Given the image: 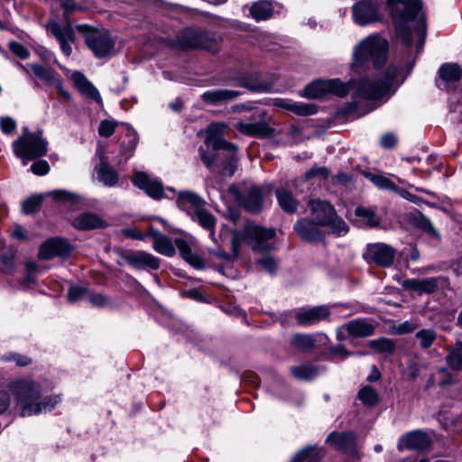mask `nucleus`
I'll return each mask as SVG.
<instances>
[{
  "instance_id": "1",
  "label": "nucleus",
  "mask_w": 462,
  "mask_h": 462,
  "mask_svg": "<svg viewBox=\"0 0 462 462\" xmlns=\"http://www.w3.org/2000/svg\"><path fill=\"white\" fill-rule=\"evenodd\" d=\"M397 75L398 69L394 65H390L383 73L364 77L349 83H343L337 79H319L307 85L300 95L310 99L321 98L328 94L345 97L351 88H354L355 95L352 101L345 107V112L360 116L373 110L370 108L360 113L361 99L379 100L394 93L395 90L392 89Z\"/></svg>"
},
{
  "instance_id": "2",
  "label": "nucleus",
  "mask_w": 462,
  "mask_h": 462,
  "mask_svg": "<svg viewBox=\"0 0 462 462\" xmlns=\"http://www.w3.org/2000/svg\"><path fill=\"white\" fill-rule=\"evenodd\" d=\"M386 5L395 26L397 38L410 47L412 44L410 23H412L418 37V52L420 51L426 38L421 2L420 0H387Z\"/></svg>"
},
{
  "instance_id": "3",
  "label": "nucleus",
  "mask_w": 462,
  "mask_h": 462,
  "mask_svg": "<svg viewBox=\"0 0 462 462\" xmlns=\"http://www.w3.org/2000/svg\"><path fill=\"white\" fill-rule=\"evenodd\" d=\"M7 389L14 397L21 417L36 416L52 411L60 402V395H42L40 383L31 379L10 382Z\"/></svg>"
},
{
  "instance_id": "4",
  "label": "nucleus",
  "mask_w": 462,
  "mask_h": 462,
  "mask_svg": "<svg viewBox=\"0 0 462 462\" xmlns=\"http://www.w3.org/2000/svg\"><path fill=\"white\" fill-rule=\"evenodd\" d=\"M222 37L211 31L194 30L185 28L180 31L175 38L167 39L166 43L179 50L202 49L211 52H217Z\"/></svg>"
},
{
  "instance_id": "5",
  "label": "nucleus",
  "mask_w": 462,
  "mask_h": 462,
  "mask_svg": "<svg viewBox=\"0 0 462 462\" xmlns=\"http://www.w3.org/2000/svg\"><path fill=\"white\" fill-rule=\"evenodd\" d=\"M389 43L379 34H370L356 44L353 51V65L362 66L371 61L379 68L387 60Z\"/></svg>"
},
{
  "instance_id": "6",
  "label": "nucleus",
  "mask_w": 462,
  "mask_h": 462,
  "mask_svg": "<svg viewBox=\"0 0 462 462\" xmlns=\"http://www.w3.org/2000/svg\"><path fill=\"white\" fill-rule=\"evenodd\" d=\"M14 155L22 161L23 165L44 156L48 151V142L42 138V132H29L23 127V134L12 143Z\"/></svg>"
},
{
  "instance_id": "7",
  "label": "nucleus",
  "mask_w": 462,
  "mask_h": 462,
  "mask_svg": "<svg viewBox=\"0 0 462 462\" xmlns=\"http://www.w3.org/2000/svg\"><path fill=\"white\" fill-rule=\"evenodd\" d=\"M309 207L312 218L321 226H328L337 236H344L348 232L346 223L337 215L334 207L328 201L312 199Z\"/></svg>"
},
{
  "instance_id": "8",
  "label": "nucleus",
  "mask_w": 462,
  "mask_h": 462,
  "mask_svg": "<svg viewBox=\"0 0 462 462\" xmlns=\"http://www.w3.org/2000/svg\"><path fill=\"white\" fill-rule=\"evenodd\" d=\"M274 228H265L254 224H247L243 229V237L255 253H268L275 249Z\"/></svg>"
},
{
  "instance_id": "9",
  "label": "nucleus",
  "mask_w": 462,
  "mask_h": 462,
  "mask_svg": "<svg viewBox=\"0 0 462 462\" xmlns=\"http://www.w3.org/2000/svg\"><path fill=\"white\" fill-rule=\"evenodd\" d=\"M131 180L135 187L142 189L148 197L155 200L168 198V196L165 195V191L176 192V190L171 187L164 189L161 180L144 171H134Z\"/></svg>"
},
{
  "instance_id": "10",
  "label": "nucleus",
  "mask_w": 462,
  "mask_h": 462,
  "mask_svg": "<svg viewBox=\"0 0 462 462\" xmlns=\"http://www.w3.org/2000/svg\"><path fill=\"white\" fill-rule=\"evenodd\" d=\"M363 257L368 263L387 268L394 263L396 249L384 243L368 244Z\"/></svg>"
},
{
  "instance_id": "11",
  "label": "nucleus",
  "mask_w": 462,
  "mask_h": 462,
  "mask_svg": "<svg viewBox=\"0 0 462 462\" xmlns=\"http://www.w3.org/2000/svg\"><path fill=\"white\" fill-rule=\"evenodd\" d=\"M85 42L97 58L111 55L115 49V41L106 31H92L85 37Z\"/></svg>"
},
{
  "instance_id": "12",
  "label": "nucleus",
  "mask_w": 462,
  "mask_h": 462,
  "mask_svg": "<svg viewBox=\"0 0 462 462\" xmlns=\"http://www.w3.org/2000/svg\"><path fill=\"white\" fill-rule=\"evenodd\" d=\"M352 14L354 22L365 26L380 20V5L371 0H361L353 5Z\"/></svg>"
},
{
  "instance_id": "13",
  "label": "nucleus",
  "mask_w": 462,
  "mask_h": 462,
  "mask_svg": "<svg viewBox=\"0 0 462 462\" xmlns=\"http://www.w3.org/2000/svg\"><path fill=\"white\" fill-rule=\"evenodd\" d=\"M226 128V123H211L207 128L205 144L211 146L214 151L237 152V146L235 143H229L222 137Z\"/></svg>"
},
{
  "instance_id": "14",
  "label": "nucleus",
  "mask_w": 462,
  "mask_h": 462,
  "mask_svg": "<svg viewBox=\"0 0 462 462\" xmlns=\"http://www.w3.org/2000/svg\"><path fill=\"white\" fill-rule=\"evenodd\" d=\"M430 445V435L426 431L416 430L402 435L398 440L397 448L399 451L404 449L423 451L428 449Z\"/></svg>"
},
{
  "instance_id": "15",
  "label": "nucleus",
  "mask_w": 462,
  "mask_h": 462,
  "mask_svg": "<svg viewBox=\"0 0 462 462\" xmlns=\"http://www.w3.org/2000/svg\"><path fill=\"white\" fill-rule=\"evenodd\" d=\"M47 30L58 41L64 55L69 56L72 52L71 43L75 42V32L69 23L60 25L56 21H50Z\"/></svg>"
},
{
  "instance_id": "16",
  "label": "nucleus",
  "mask_w": 462,
  "mask_h": 462,
  "mask_svg": "<svg viewBox=\"0 0 462 462\" xmlns=\"http://www.w3.org/2000/svg\"><path fill=\"white\" fill-rule=\"evenodd\" d=\"M72 251L71 245L63 238L54 237L44 242L39 249L38 256L43 260L53 257H68Z\"/></svg>"
},
{
  "instance_id": "17",
  "label": "nucleus",
  "mask_w": 462,
  "mask_h": 462,
  "mask_svg": "<svg viewBox=\"0 0 462 462\" xmlns=\"http://www.w3.org/2000/svg\"><path fill=\"white\" fill-rule=\"evenodd\" d=\"M320 226L321 225L313 218L304 217L298 220L293 228L301 240L308 243H318L324 239V233Z\"/></svg>"
},
{
  "instance_id": "18",
  "label": "nucleus",
  "mask_w": 462,
  "mask_h": 462,
  "mask_svg": "<svg viewBox=\"0 0 462 462\" xmlns=\"http://www.w3.org/2000/svg\"><path fill=\"white\" fill-rule=\"evenodd\" d=\"M330 316V310L326 305L300 309L295 315L298 324L303 327L313 326L326 320Z\"/></svg>"
},
{
  "instance_id": "19",
  "label": "nucleus",
  "mask_w": 462,
  "mask_h": 462,
  "mask_svg": "<svg viewBox=\"0 0 462 462\" xmlns=\"http://www.w3.org/2000/svg\"><path fill=\"white\" fill-rule=\"evenodd\" d=\"M326 442L332 445L335 449L348 453L351 455H357L356 451V437L354 432H331L326 439Z\"/></svg>"
},
{
  "instance_id": "20",
  "label": "nucleus",
  "mask_w": 462,
  "mask_h": 462,
  "mask_svg": "<svg viewBox=\"0 0 462 462\" xmlns=\"http://www.w3.org/2000/svg\"><path fill=\"white\" fill-rule=\"evenodd\" d=\"M438 75V88L448 91L453 88V84L460 80L462 69L457 63H445L439 69Z\"/></svg>"
},
{
  "instance_id": "21",
  "label": "nucleus",
  "mask_w": 462,
  "mask_h": 462,
  "mask_svg": "<svg viewBox=\"0 0 462 462\" xmlns=\"http://www.w3.org/2000/svg\"><path fill=\"white\" fill-rule=\"evenodd\" d=\"M328 337L325 333L295 334L291 337V344L301 351H310L313 348L326 346Z\"/></svg>"
},
{
  "instance_id": "22",
  "label": "nucleus",
  "mask_w": 462,
  "mask_h": 462,
  "mask_svg": "<svg viewBox=\"0 0 462 462\" xmlns=\"http://www.w3.org/2000/svg\"><path fill=\"white\" fill-rule=\"evenodd\" d=\"M175 193L177 207L180 210L185 211L189 217L192 212L199 210L203 206H207V201L193 191L183 190Z\"/></svg>"
},
{
  "instance_id": "23",
  "label": "nucleus",
  "mask_w": 462,
  "mask_h": 462,
  "mask_svg": "<svg viewBox=\"0 0 462 462\" xmlns=\"http://www.w3.org/2000/svg\"><path fill=\"white\" fill-rule=\"evenodd\" d=\"M263 188L252 186L241 195L239 202L245 210L252 213H258L263 208Z\"/></svg>"
},
{
  "instance_id": "24",
  "label": "nucleus",
  "mask_w": 462,
  "mask_h": 462,
  "mask_svg": "<svg viewBox=\"0 0 462 462\" xmlns=\"http://www.w3.org/2000/svg\"><path fill=\"white\" fill-rule=\"evenodd\" d=\"M70 79L78 91L85 97L97 103H102V98L97 88L80 71H74Z\"/></svg>"
},
{
  "instance_id": "25",
  "label": "nucleus",
  "mask_w": 462,
  "mask_h": 462,
  "mask_svg": "<svg viewBox=\"0 0 462 462\" xmlns=\"http://www.w3.org/2000/svg\"><path fill=\"white\" fill-rule=\"evenodd\" d=\"M241 93L233 89L217 88L205 91L201 99L210 106H221L236 99Z\"/></svg>"
},
{
  "instance_id": "26",
  "label": "nucleus",
  "mask_w": 462,
  "mask_h": 462,
  "mask_svg": "<svg viewBox=\"0 0 462 462\" xmlns=\"http://www.w3.org/2000/svg\"><path fill=\"white\" fill-rule=\"evenodd\" d=\"M126 262L136 269L149 268L157 270L160 267V260L156 256L143 252L137 251L125 256Z\"/></svg>"
},
{
  "instance_id": "27",
  "label": "nucleus",
  "mask_w": 462,
  "mask_h": 462,
  "mask_svg": "<svg viewBox=\"0 0 462 462\" xmlns=\"http://www.w3.org/2000/svg\"><path fill=\"white\" fill-rule=\"evenodd\" d=\"M72 225L75 228L79 230L104 228L107 226L104 219L92 212H84L79 214L73 219Z\"/></svg>"
},
{
  "instance_id": "28",
  "label": "nucleus",
  "mask_w": 462,
  "mask_h": 462,
  "mask_svg": "<svg viewBox=\"0 0 462 462\" xmlns=\"http://www.w3.org/2000/svg\"><path fill=\"white\" fill-rule=\"evenodd\" d=\"M347 334L354 337H366L374 334L375 327L365 319H356L343 325Z\"/></svg>"
},
{
  "instance_id": "29",
  "label": "nucleus",
  "mask_w": 462,
  "mask_h": 462,
  "mask_svg": "<svg viewBox=\"0 0 462 462\" xmlns=\"http://www.w3.org/2000/svg\"><path fill=\"white\" fill-rule=\"evenodd\" d=\"M439 278L409 279L403 282V287L422 293H433L438 290Z\"/></svg>"
},
{
  "instance_id": "30",
  "label": "nucleus",
  "mask_w": 462,
  "mask_h": 462,
  "mask_svg": "<svg viewBox=\"0 0 462 462\" xmlns=\"http://www.w3.org/2000/svg\"><path fill=\"white\" fill-rule=\"evenodd\" d=\"M190 218L192 221L197 222L202 228L208 230L210 232L211 238L214 239L217 219L206 206H203L199 210L192 212Z\"/></svg>"
},
{
  "instance_id": "31",
  "label": "nucleus",
  "mask_w": 462,
  "mask_h": 462,
  "mask_svg": "<svg viewBox=\"0 0 462 462\" xmlns=\"http://www.w3.org/2000/svg\"><path fill=\"white\" fill-rule=\"evenodd\" d=\"M152 247L156 252L166 256H172L175 254V247L168 236L157 230L152 232Z\"/></svg>"
},
{
  "instance_id": "32",
  "label": "nucleus",
  "mask_w": 462,
  "mask_h": 462,
  "mask_svg": "<svg viewBox=\"0 0 462 462\" xmlns=\"http://www.w3.org/2000/svg\"><path fill=\"white\" fill-rule=\"evenodd\" d=\"M236 129L247 135L267 136L271 134V128L262 121L256 123L239 122L236 124Z\"/></svg>"
},
{
  "instance_id": "33",
  "label": "nucleus",
  "mask_w": 462,
  "mask_h": 462,
  "mask_svg": "<svg viewBox=\"0 0 462 462\" xmlns=\"http://www.w3.org/2000/svg\"><path fill=\"white\" fill-rule=\"evenodd\" d=\"M324 456V450L318 446H309L299 451L291 462H319Z\"/></svg>"
},
{
  "instance_id": "34",
  "label": "nucleus",
  "mask_w": 462,
  "mask_h": 462,
  "mask_svg": "<svg viewBox=\"0 0 462 462\" xmlns=\"http://www.w3.org/2000/svg\"><path fill=\"white\" fill-rule=\"evenodd\" d=\"M273 14L272 3L265 0L254 3L250 8V14L256 22L267 20L273 16Z\"/></svg>"
},
{
  "instance_id": "35",
  "label": "nucleus",
  "mask_w": 462,
  "mask_h": 462,
  "mask_svg": "<svg viewBox=\"0 0 462 462\" xmlns=\"http://www.w3.org/2000/svg\"><path fill=\"white\" fill-rule=\"evenodd\" d=\"M356 216L365 226L374 227L380 225L381 217L377 215L373 208L357 207L356 208Z\"/></svg>"
},
{
  "instance_id": "36",
  "label": "nucleus",
  "mask_w": 462,
  "mask_h": 462,
  "mask_svg": "<svg viewBox=\"0 0 462 462\" xmlns=\"http://www.w3.org/2000/svg\"><path fill=\"white\" fill-rule=\"evenodd\" d=\"M275 194L279 206L282 210L290 214L297 211L298 202L290 191L285 189H277Z\"/></svg>"
},
{
  "instance_id": "37",
  "label": "nucleus",
  "mask_w": 462,
  "mask_h": 462,
  "mask_svg": "<svg viewBox=\"0 0 462 462\" xmlns=\"http://www.w3.org/2000/svg\"><path fill=\"white\" fill-rule=\"evenodd\" d=\"M96 171L97 178L106 186L113 187L117 183L118 175L107 162H101L98 166L96 167Z\"/></svg>"
},
{
  "instance_id": "38",
  "label": "nucleus",
  "mask_w": 462,
  "mask_h": 462,
  "mask_svg": "<svg viewBox=\"0 0 462 462\" xmlns=\"http://www.w3.org/2000/svg\"><path fill=\"white\" fill-rule=\"evenodd\" d=\"M33 74L47 84L54 85L60 77L51 68L44 67L37 63L29 64Z\"/></svg>"
},
{
  "instance_id": "39",
  "label": "nucleus",
  "mask_w": 462,
  "mask_h": 462,
  "mask_svg": "<svg viewBox=\"0 0 462 462\" xmlns=\"http://www.w3.org/2000/svg\"><path fill=\"white\" fill-rule=\"evenodd\" d=\"M446 363L452 370L462 371V342L458 341L453 347L448 348Z\"/></svg>"
},
{
  "instance_id": "40",
  "label": "nucleus",
  "mask_w": 462,
  "mask_h": 462,
  "mask_svg": "<svg viewBox=\"0 0 462 462\" xmlns=\"http://www.w3.org/2000/svg\"><path fill=\"white\" fill-rule=\"evenodd\" d=\"M237 86L247 88L254 92H268L271 89V85L266 82H262L258 79L256 75L249 78L240 79L237 81Z\"/></svg>"
},
{
  "instance_id": "41",
  "label": "nucleus",
  "mask_w": 462,
  "mask_h": 462,
  "mask_svg": "<svg viewBox=\"0 0 462 462\" xmlns=\"http://www.w3.org/2000/svg\"><path fill=\"white\" fill-rule=\"evenodd\" d=\"M411 223L417 228L421 229L425 231L426 233L430 234L432 236L439 237V235L433 226L430 220L422 215L421 213L418 212L416 214H413L410 218Z\"/></svg>"
},
{
  "instance_id": "42",
  "label": "nucleus",
  "mask_w": 462,
  "mask_h": 462,
  "mask_svg": "<svg viewBox=\"0 0 462 462\" xmlns=\"http://www.w3.org/2000/svg\"><path fill=\"white\" fill-rule=\"evenodd\" d=\"M291 372L297 379L311 380L319 374V369L312 364H306L291 367Z\"/></svg>"
},
{
  "instance_id": "43",
  "label": "nucleus",
  "mask_w": 462,
  "mask_h": 462,
  "mask_svg": "<svg viewBox=\"0 0 462 462\" xmlns=\"http://www.w3.org/2000/svg\"><path fill=\"white\" fill-rule=\"evenodd\" d=\"M278 105L299 116H310L317 112L316 106L312 104L291 103L282 100Z\"/></svg>"
},
{
  "instance_id": "44",
  "label": "nucleus",
  "mask_w": 462,
  "mask_h": 462,
  "mask_svg": "<svg viewBox=\"0 0 462 462\" xmlns=\"http://www.w3.org/2000/svg\"><path fill=\"white\" fill-rule=\"evenodd\" d=\"M368 345L372 349L381 354H392L395 350V344L392 339L387 337L370 340Z\"/></svg>"
},
{
  "instance_id": "45",
  "label": "nucleus",
  "mask_w": 462,
  "mask_h": 462,
  "mask_svg": "<svg viewBox=\"0 0 462 462\" xmlns=\"http://www.w3.org/2000/svg\"><path fill=\"white\" fill-rule=\"evenodd\" d=\"M362 175L381 189L393 190L396 189L395 184L383 175L374 174L368 171H362Z\"/></svg>"
},
{
  "instance_id": "46",
  "label": "nucleus",
  "mask_w": 462,
  "mask_h": 462,
  "mask_svg": "<svg viewBox=\"0 0 462 462\" xmlns=\"http://www.w3.org/2000/svg\"><path fill=\"white\" fill-rule=\"evenodd\" d=\"M358 398L365 406L373 407L378 403V393L371 386H364L358 393Z\"/></svg>"
},
{
  "instance_id": "47",
  "label": "nucleus",
  "mask_w": 462,
  "mask_h": 462,
  "mask_svg": "<svg viewBox=\"0 0 462 462\" xmlns=\"http://www.w3.org/2000/svg\"><path fill=\"white\" fill-rule=\"evenodd\" d=\"M42 202V196H32L23 201L22 209L26 215L38 211Z\"/></svg>"
},
{
  "instance_id": "48",
  "label": "nucleus",
  "mask_w": 462,
  "mask_h": 462,
  "mask_svg": "<svg viewBox=\"0 0 462 462\" xmlns=\"http://www.w3.org/2000/svg\"><path fill=\"white\" fill-rule=\"evenodd\" d=\"M416 338L420 340L422 348H429L436 339V333L432 329H420L416 333Z\"/></svg>"
},
{
  "instance_id": "49",
  "label": "nucleus",
  "mask_w": 462,
  "mask_h": 462,
  "mask_svg": "<svg viewBox=\"0 0 462 462\" xmlns=\"http://www.w3.org/2000/svg\"><path fill=\"white\" fill-rule=\"evenodd\" d=\"M88 291L81 286H70L68 291V300L71 303H75L85 298L88 299Z\"/></svg>"
},
{
  "instance_id": "50",
  "label": "nucleus",
  "mask_w": 462,
  "mask_h": 462,
  "mask_svg": "<svg viewBox=\"0 0 462 462\" xmlns=\"http://www.w3.org/2000/svg\"><path fill=\"white\" fill-rule=\"evenodd\" d=\"M117 122L113 120H102L98 127V134L103 137H110L116 130Z\"/></svg>"
},
{
  "instance_id": "51",
  "label": "nucleus",
  "mask_w": 462,
  "mask_h": 462,
  "mask_svg": "<svg viewBox=\"0 0 462 462\" xmlns=\"http://www.w3.org/2000/svg\"><path fill=\"white\" fill-rule=\"evenodd\" d=\"M256 263L270 274H274L277 271V262L272 256L260 258L257 260Z\"/></svg>"
},
{
  "instance_id": "52",
  "label": "nucleus",
  "mask_w": 462,
  "mask_h": 462,
  "mask_svg": "<svg viewBox=\"0 0 462 462\" xmlns=\"http://www.w3.org/2000/svg\"><path fill=\"white\" fill-rule=\"evenodd\" d=\"M236 152H231V154L227 156L224 162V168L222 171V174L225 176H232L236 170Z\"/></svg>"
},
{
  "instance_id": "53",
  "label": "nucleus",
  "mask_w": 462,
  "mask_h": 462,
  "mask_svg": "<svg viewBox=\"0 0 462 462\" xmlns=\"http://www.w3.org/2000/svg\"><path fill=\"white\" fill-rule=\"evenodd\" d=\"M329 174V171L327 167H315L310 169L308 171L305 172L304 178L305 180H309L312 178H319L320 180H325L328 178Z\"/></svg>"
},
{
  "instance_id": "54",
  "label": "nucleus",
  "mask_w": 462,
  "mask_h": 462,
  "mask_svg": "<svg viewBox=\"0 0 462 462\" xmlns=\"http://www.w3.org/2000/svg\"><path fill=\"white\" fill-rule=\"evenodd\" d=\"M175 245L185 261L193 255L192 249L186 240L178 238L175 240Z\"/></svg>"
},
{
  "instance_id": "55",
  "label": "nucleus",
  "mask_w": 462,
  "mask_h": 462,
  "mask_svg": "<svg viewBox=\"0 0 462 462\" xmlns=\"http://www.w3.org/2000/svg\"><path fill=\"white\" fill-rule=\"evenodd\" d=\"M199 155L200 159L203 162V163L206 165V167L213 171L215 162L217 161V155L214 152H208L205 151L202 147L199 148Z\"/></svg>"
},
{
  "instance_id": "56",
  "label": "nucleus",
  "mask_w": 462,
  "mask_h": 462,
  "mask_svg": "<svg viewBox=\"0 0 462 462\" xmlns=\"http://www.w3.org/2000/svg\"><path fill=\"white\" fill-rule=\"evenodd\" d=\"M17 127L16 122L10 116H3L0 118L1 131L7 135L14 133Z\"/></svg>"
},
{
  "instance_id": "57",
  "label": "nucleus",
  "mask_w": 462,
  "mask_h": 462,
  "mask_svg": "<svg viewBox=\"0 0 462 462\" xmlns=\"http://www.w3.org/2000/svg\"><path fill=\"white\" fill-rule=\"evenodd\" d=\"M9 49L14 55H16L20 59L25 60L30 56V51H28V49L22 43H19L17 42H10Z\"/></svg>"
},
{
  "instance_id": "58",
  "label": "nucleus",
  "mask_w": 462,
  "mask_h": 462,
  "mask_svg": "<svg viewBox=\"0 0 462 462\" xmlns=\"http://www.w3.org/2000/svg\"><path fill=\"white\" fill-rule=\"evenodd\" d=\"M14 253L13 250H8L5 253H3L0 255V261L3 264V268L5 272H11L14 266Z\"/></svg>"
},
{
  "instance_id": "59",
  "label": "nucleus",
  "mask_w": 462,
  "mask_h": 462,
  "mask_svg": "<svg viewBox=\"0 0 462 462\" xmlns=\"http://www.w3.org/2000/svg\"><path fill=\"white\" fill-rule=\"evenodd\" d=\"M49 196L51 197L54 200L60 201H74L76 199V195L70 192H68L64 189H56L49 193Z\"/></svg>"
},
{
  "instance_id": "60",
  "label": "nucleus",
  "mask_w": 462,
  "mask_h": 462,
  "mask_svg": "<svg viewBox=\"0 0 462 462\" xmlns=\"http://www.w3.org/2000/svg\"><path fill=\"white\" fill-rule=\"evenodd\" d=\"M246 243V241L243 237V231L241 233L239 232H233L232 237H231V249L233 252V254L236 257L239 254L240 247L242 243Z\"/></svg>"
},
{
  "instance_id": "61",
  "label": "nucleus",
  "mask_w": 462,
  "mask_h": 462,
  "mask_svg": "<svg viewBox=\"0 0 462 462\" xmlns=\"http://www.w3.org/2000/svg\"><path fill=\"white\" fill-rule=\"evenodd\" d=\"M31 171L35 174L39 176L45 175L50 171V165L49 163L44 160L36 161L33 162L31 166Z\"/></svg>"
},
{
  "instance_id": "62",
  "label": "nucleus",
  "mask_w": 462,
  "mask_h": 462,
  "mask_svg": "<svg viewBox=\"0 0 462 462\" xmlns=\"http://www.w3.org/2000/svg\"><path fill=\"white\" fill-rule=\"evenodd\" d=\"M126 137L128 138L127 145L125 146V149L132 152L138 143V134L131 127H127L126 129Z\"/></svg>"
},
{
  "instance_id": "63",
  "label": "nucleus",
  "mask_w": 462,
  "mask_h": 462,
  "mask_svg": "<svg viewBox=\"0 0 462 462\" xmlns=\"http://www.w3.org/2000/svg\"><path fill=\"white\" fill-rule=\"evenodd\" d=\"M88 300L95 307H104L107 304V298L100 293L91 294L88 292Z\"/></svg>"
},
{
  "instance_id": "64",
  "label": "nucleus",
  "mask_w": 462,
  "mask_h": 462,
  "mask_svg": "<svg viewBox=\"0 0 462 462\" xmlns=\"http://www.w3.org/2000/svg\"><path fill=\"white\" fill-rule=\"evenodd\" d=\"M61 6L64 11V18L66 21L69 20V14L75 10H81L82 7L80 5L77 4L75 0H65Z\"/></svg>"
}]
</instances>
